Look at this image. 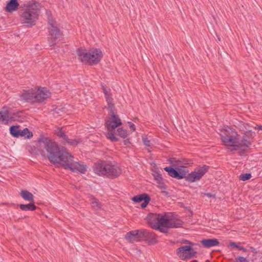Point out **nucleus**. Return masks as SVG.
<instances>
[{"label": "nucleus", "instance_id": "obj_1", "mask_svg": "<svg viewBox=\"0 0 262 262\" xmlns=\"http://www.w3.org/2000/svg\"><path fill=\"white\" fill-rule=\"evenodd\" d=\"M40 145L43 147L47 152L49 161L63 166L65 169L73 172H80L84 173L86 171V166L77 161L64 148H60L55 142L48 138H43L39 141Z\"/></svg>", "mask_w": 262, "mask_h": 262}, {"label": "nucleus", "instance_id": "obj_2", "mask_svg": "<svg viewBox=\"0 0 262 262\" xmlns=\"http://www.w3.org/2000/svg\"><path fill=\"white\" fill-rule=\"evenodd\" d=\"M147 220L151 228L163 233H166L168 229L179 228L183 224L177 215L171 212H165L163 214L150 213Z\"/></svg>", "mask_w": 262, "mask_h": 262}, {"label": "nucleus", "instance_id": "obj_3", "mask_svg": "<svg viewBox=\"0 0 262 262\" xmlns=\"http://www.w3.org/2000/svg\"><path fill=\"white\" fill-rule=\"evenodd\" d=\"M250 132H246L239 142V135L231 128H227L221 130L220 136L224 144L228 147L230 151L237 150L243 146L248 147L250 142L248 141Z\"/></svg>", "mask_w": 262, "mask_h": 262}, {"label": "nucleus", "instance_id": "obj_4", "mask_svg": "<svg viewBox=\"0 0 262 262\" xmlns=\"http://www.w3.org/2000/svg\"><path fill=\"white\" fill-rule=\"evenodd\" d=\"M19 96L21 100L33 104L43 102L50 97V92L46 88L40 87L23 90L22 93L19 94Z\"/></svg>", "mask_w": 262, "mask_h": 262}, {"label": "nucleus", "instance_id": "obj_5", "mask_svg": "<svg viewBox=\"0 0 262 262\" xmlns=\"http://www.w3.org/2000/svg\"><path fill=\"white\" fill-rule=\"evenodd\" d=\"M93 169L98 175L111 179L118 177L121 173L120 168L110 161L98 162L94 165Z\"/></svg>", "mask_w": 262, "mask_h": 262}, {"label": "nucleus", "instance_id": "obj_6", "mask_svg": "<svg viewBox=\"0 0 262 262\" xmlns=\"http://www.w3.org/2000/svg\"><path fill=\"white\" fill-rule=\"evenodd\" d=\"M110 110L108 116L106 120V127L107 133L106 135L107 139L112 142L118 141V139L115 136V131L116 128L122 125V122L119 116L116 114L114 105L108 106Z\"/></svg>", "mask_w": 262, "mask_h": 262}, {"label": "nucleus", "instance_id": "obj_7", "mask_svg": "<svg viewBox=\"0 0 262 262\" xmlns=\"http://www.w3.org/2000/svg\"><path fill=\"white\" fill-rule=\"evenodd\" d=\"M40 4L36 2H29L26 5V8L21 15L23 23L28 26L35 25L40 13Z\"/></svg>", "mask_w": 262, "mask_h": 262}, {"label": "nucleus", "instance_id": "obj_8", "mask_svg": "<svg viewBox=\"0 0 262 262\" xmlns=\"http://www.w3.org/2000/svg\"><path fill=\"white\" fill-rule=\"evenodd\" d=\"M78 59L82 62L89 65H95L101 59L103 54L98 49H93L89 51L85 49L78 48L76 51Z\"/></svg>", "mask_w": 262, "mask_h": 262}, {"label": "nucleus", "instance_id": "obj_9", "mask_svg": "<svg viewBox=\"0 0 262 262\" xmlns=\"http://www.w3.org/2000/svg\"><path fill=\"white\" fill-rule=\"evenodd\" d=\"M48 24L49 32L48 41L50 46H52L61 39L62 34L58 28L56 21L54 19L49 18Z\"/></svg>", "mask_w": 262, "mask_h": 262}, {"label": "nucleus", "instance_id": "obj_10", "mask_svg": "<svg viewBox=\"0 0 262 262\" xmlns=\"http://www.w3.org/2000/svg\"><path fill=\"white\" fill-rule=\"evenodd\" d=\"M177 254L182 260H187L196 257L197 252L190 246H183L177 249Z\"/></svg>", "mask_w": 262, "mask_h": 262}, {"label": "nucleus", "instance_id": "obj_11", "mask_svg": "<svg viewBox=\"0 0 262 262\" xmlns=\"http://www.w3.org/2000/svg\"><path fill=\"white\" fill-rule=\"evenodd\" d=\"M21 112H12L6 107L3 108L0 111V121L7 124L9 121H16L20 117Z\"/></svg>", "mask_w": 262, "mask_h": 262}, {"label": "nucleus", "instance_id": "obj_12", "mask_svg": "<svg viewBox=\"0 0 262 262\" xmlns=\"http://www.w3.org/2000/svg\"><path fill=\"white\" fill-rule=\"evenodd\" d=\"M209 166L203 165L196 169L194 171L191 172L185 177V180L192 183L199 181L202 177L208 171Z\"/></svg>", "mask_w": 262, "mask_h": 262}, {"label": "nucleus", "instance_id": "obj_13", "mask_svg": "<svg viewBox=\"0 0 262 262\" xmlns=\"http://www.w3.org/2000/svg\"><path fill=\"white\" fill-rule=\"evenodd\" d=\"M143 229L130 231L126 233L125 239L131 243L143 240Z\"/></svg>", "mask_w": 262, "mask_h": 262}, {"label": "nucleus", "instance_id": "obj_14", "mask_svg": "<svg viewBox=\"0 0 262 262\" xmlns=\"http://www.w3.org/2000/svg\"><path fill=\"white\" fill-rule=\"evenodd\" d=\"M143 240L147 241L150 244H154L157 243V236L153 232H150L147 230L143 229Z\"/></svg>", "mask_w": 262, "mask_h": 262}, {"label": "nucleus", "instance_id": "obj_15", "mask_svg": "<svg viewBox=\"0 0 262 262\" xmlns=\"http://www.w3.org/2000/svg\"><path fill=\"white\" fill-rule=\"evenodd\" d=\"M201 243L204 247L207 248L217 246L220 244L216 238L204 239L201 241Z\"/></svg>", "mask_w": 262, "mask_h": 262}, {"label": "nucleus", "instance_id": "obj_16", "mask_svg": "<svg viewBox=\"0 0 262 262\" xmlns=\"http://www.w3.org/2000/svg\"><path fill=\"white\" fill-rule=\"evenodd\" d=\"M18 6L19 3L17 0H10L7 3L5 10L8 12H12L16 10Z\"/></svg>", "mask_w": 262, "mask_h": 262}, {"label": "nucleus", "instance_id": "obj_17", "mask_svg": "<svg viewBox=\"0 0 262 262\" xmlns=\"http://www.w3.org/2000/svg\"><path fill=\"white\" fill-rule=\"evenodd\" d=\"M164 169L165 171H167L168 172V174H169V176H170L171 177L176 178L177 179H183V177L181 176H180L178 174V170H177L170 166L166 167L164 168Z\"/></svg>", "mask_w": 262, "mask_h": 262}, {"label": "nucleus", "instance_id": "obj_18", "mask_svg": "<svg viewBox=\"0 0 262 262\" xmlns=\"http://www.w3.org/2000/svg\"><path fill=\"white\" fill-rule=\"evenodd\" d=\"M102 89L103 91V93L105 95L106 100L108 103V106H110L111 105H114L112 103L113 99L111 94V89L110 88L105 87L103 85H102Z\"/></svg>", "mask_w": 262, "mask_h": 262}, {"label": "nucleus", "instance_id": "obj_19", "mask_svg": "<svg viewBox=\"0 0 262 262\" xmlns=\"http://www.w3.org/2000/svg\"><path fill=\"white\" fill-rule=\"evenodd\" d=\"M20 195L25 200L33 203L34 196L31 192H29L28 191L21 190L20 192Z\"/></svg>", "mask_w": 262, "mask_h": 262}, {"label": "nucleus", "instance_id": "obj_20", "mask_svg": "<svg viewBox=\"0 0 262 262\" xmlns=\"http://www.w3.org/2000/svg\"><path fill=\"white\" fill-rule=\"evenodd\" d=\"M19 207L23 211H33L36 208V206L34 205V202L33 203L30 202L28 204H20Z\"/></svg>", "mask_w": 262, "mask_h": 262}, {"label": "nucleus", "instance_id": "obj_21", "mask_svg": "<svg viewBox=\"0 0 262 262\" xmlns=\"http://www.w3.org/2000/svg\"><path fill=\"white\" fill-rule=\"evenodd\" d=\"M92 207L96 211L101 208V204L99 201L95 198H92L90 200Z\"/></svg>", "mask_w": 262, "mask_h": 262}, {"label": "nucleus", "instance_id": "obj_22", "mask_svg": "<svg viewBox=\"0 0 262 262\" xmlns=\"http://www.w3.org/2000/svg\"><path fill=\"white\" fill-rule=\"evenodd\" d=\"M32 136L33 134L27 128H25L23 130L19 129V137H25L26 138L30 139Z\"/></svg>", "mask_w": 262, "mask_h": 262}, {"label": "nucleus", "instance_id": "obj_23", "mask_svg": "<svg viewBox=\"0 0 262 262\" xmlns=\"http://www.w3.org/2000/svg\"><path fill=\"white\" fill-rule=\"evenodd\" d=\"M116 135L119 136L123 138H125L127 136V133L126 130L123 129L122 127H119L118 128H117V130L115 129V137H116Z\"/></svg>", "mask_w": 262, "mask_h": 262}, {"label": "nucleus", "instance_id": "obj_24", "mask_svg": "<svg viewBox=\"0 0 262 262\" xmlns=\"http://www.w3.org/2000/svg\"><path fill=\"white\" fill-rule=\"evenodd\" d=\"M55 134L59 138H62L64 141L68 140V136L61 128H57L55 130Z\"/></svg>", "mask_w": 262, "mask_h": 262}, {"label": "nucleus", "instance_id": "obj_25", "mask_svg": "<svg viewBox=\"0 0 262 262\" xmlns=\"http://www.w3.org/2000/svg\"><path fill=\"white\" fill-rule=\"evenodd\" d=\"M10 134L14 137H19V128L18 126H12L10 128Z\"/></svg>", "mask_w": 262, "mask_h": 262}, {"label": "nucleus", "instance_id": "obj_26", "mask_svg": "<svg viewBox=\"0 0 262 262\" xmlns=\"http://www.w3.org/2000/svg\"><path fill=\"white\" fill-rule=\"evenodd\" d=\"M145 195H148L146 193H142L140 195H138L136 196H135L132 198V200L135 202L136 203H140L143 201L144 199H145Z\"/></svg>", "mask_w": 262, "mask_h": 262}, {"label": "nucleus", "instance_id": "obj_27", "mask_svg": "<svg viewBox=\"0 0 262 262\" xmlns=\"http://www.w3.org/2000/svg\"><path fill=\"white\" fill-rule=\"evenodd\" d=\"M66 142L71 146H75L80 143V140L79 139H70L68 138V140H66Z\"/></svg>", "mask_w": 262, "mask_h": 262}, {"label": "nucleus", "instance_id": "obj_28", "mask_svg": "<svg viewBox=\"0 0 262 262\" xmlns=\"http://www.w3.org/2000/svg\"><path fill=\"white\" fill-rule=\"evenodd\" d=\"M250 258H249V254L247 255V256H238L235 258V260L234 262H249V259Z\"/></svg>", "mask_w": 262, "mask_h": 262}, {"label": "nucleus", "instance_id": "obj_29", "mask_svg": "<svg viewBox=\"0 0 262 262\" xmlns=\"http://www.w3.org/2000/svg\"><path fill=\"white\" fill-rule=\"evenodd\" d=\"M251 178V174L250 173L241 174L239 177V180L243 181L249 180Z\"/></svg>", "mask_w": 262, "mask_h": 262}, {"label": "nucleus", "instance_id": "obj_30", "mask_svg": "<svg viewBox=\"0 0 262 262\" xmlns=\"http://www.w3.org/2000/svg\"><path fill=\"white\" fill-rule=\"evenodd\" d=\"M178 174L180 176H181L183 177V179L185 178L187 176L186 174L188 172V170L186 169H182V168H178Z\"/></svg>", "mask_w": 262, "mask_h": 262}, {"label": "nucleus", "instance_id": "obj_31", "mask_svg": "<svg viewBox=\"0 0 262 262\" xmlns=\"http://www.w3.org/2000/svg\"><path fill=\"white\" fill-rule=\"evenodd\" d=\"M174 162H176V164H174V165L178 166L180 167H184V166L183 165H190L191 164H192V162L188 163V162H186V161H184L183 162H182V161H179V160H175Z\"/></svg>", "mask_w": 262, "mask_h": 262}, {"label": "nucleus", "instance_id": "obj_32", "mask_svg": "<svg viewBox=\"0 0 262 262\" xmlns=\"http://www.w3.org/2000/svg\"><path fill=\"white\" fill-rule=\"evenodd\" d=\"M145 199L143 200V203H142L141 205V206L142 208H145L147 206V204L150 201V198L149 195H145Z\"/></svg>", "mask_w": 262, "mask_h": 262}, {"label": "nucleus", "instance_id": "obj_33", "mask_svg": "<svg viewBox=\"0 0 262 262\" xmlns=\"http://www.w3.org/2000/svg\"><path fill=\"white\" fill-rule=\"evenodd\" d=\"M143 141L144 143V144L147 147H149L150 146V141L146 138H143Z\"/></svg>", "mask_w": 262, "mask_h": 262}, {"label": "nucleus", "instance_id": "obj_34", "mask_svg": "<svg viewBox=\"0 0 262 262\" xmlns=\"http://www.w3.org/2000/svg\"><path fill=\"white\" fill-rule=\"evenodd\" d=\"M229 246L233 248H236L237 249H238L239 247V245L235 242H230L229 243Z\"/></svg>", "mask_w": 262, "mask_h": 262}, {"label": "nucleus", "instance_id": "obj_35", "mask_svg": "<svg viewBox=\"0 0 262 262\" xmlns=\"http://www.w3.org/2000/svg\"><path fill=\"white\" fill-rule=\"evenodd\" d=\"M155 180H156L157 182H160L162 180V179L161 176V175H160V174H157V175L155 177Z\"/></svg>", "mask_w": 262, "mask_h": 262}, {"label": "nucleus", "instance_id": "obj_36", "mask_svg": "<svg viewBox=\"0 0 262 262\" xmlns=\"http://www.w3.org/2000/svg\"><path fill=\"white\" fill-rule=\"evenodd\" d=\"M128 124L129 125V127L132 130L135 131L136 129L135 125L132 122H129Z\"/></svg>", "mask_w": 262, "mask_h": 262}, {"label": "nucleus", "instance_id": "obj_37", "mask_svg": "<svg viewBox=\"0 0 262 262\" xmlns=\"http://www.w3.org/2000/svg\"><path fill=\"white\" fill-rule=\"evenodd\" d=\"M238 250L243 251L244 252H249L248 250H247V249H246L244 247L241 246H239Z\"/></svg>", "mask_w": 262, "mask_h": 262}, {"label": "nucleus", "instance_id": "obj_38", "mask_svg": "<svg viewBox=\"0 0 262 262\" xmlns=\"http://www.w3.org/2000/svg\"><path fill=\"white\" fill-rule=\"evenodd\" d=\"M248 250L249 251L250 250L252 253H254V254L257 253V251H256V250L252 247H250L249 250Z\"/></svg>", "mask_w": 262, "mask_h": 262}, {"label": "nucleus", "instance_id": "obj_39", "mask_svg": "<svg viewBox=\"0 0 262 262\" xmlns=\"http://www.w3.org/2000/svg\"><path fill=\"white\" fill-rule=\"evenodd\" d=\"M205 195H206L207 196L209 197V198H211V197L214 198H215V195L211 194L210 193H206Z\"/></svg>", "mask_w": 262, "mask_h": 262}, {"label": "nucleus", "instance_id": "obj_40", "mask_svg": "<svg viewBox=\"0 0 262 262\" xmlns=\"http://www.w3.org/2000/svg\"><path fill=\"white\" fill-rule=\"evenodd\" d=\"M162 193L165 196H169V193L166 191H162Z\"/></svg>", "mask_w": 262, "mask_h": 262}, {"label": "nucleus", "instance_id": "obj_41", "mask_svg": "<svg viewBox=\"0 0 262 262\" xmlns=\"http://www.w3.org/2000/svg\"><path fill=\"white\" fill-rule=\"evenodd\" d=\"M255 128H257L258 130H262V125H257V126L255 127Z\"/></svg>", "mask_w": 262, "mask_h": 262}, {"label": "nucleus", "instance_id": "obj_42", "mask_svg": "<svg viewBox=\"0 0 262 262\" xmlns=\"http://www.w3.org/2000/svg\"><path fill=\"white\" fill-rule=\"evenodd\" d=\"M173 160L170 161V163L172 164V163H173Z\"/></svg>", "mask_w": 262, "mask_h": 262}]
</instances>
